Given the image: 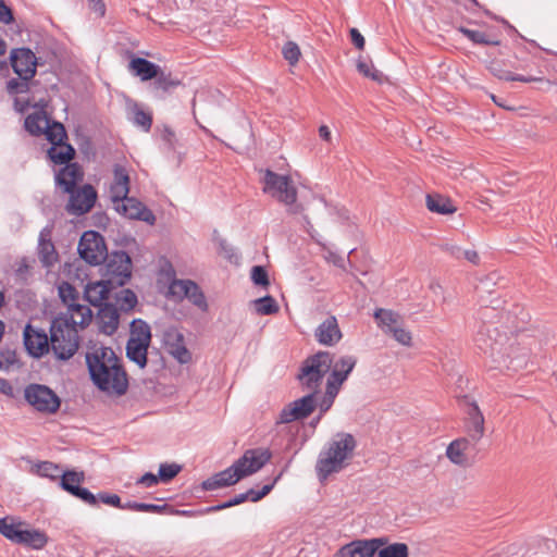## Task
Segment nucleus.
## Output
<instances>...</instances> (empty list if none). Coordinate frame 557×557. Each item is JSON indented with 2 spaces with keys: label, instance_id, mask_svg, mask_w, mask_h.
<instances>
[{
  "label": "nucleus",
  "instance_id": "1",
  "mask_svg": "<svg viewBox=\"0 0 557 557\" xmlns=\"http://www.w3.org/2000/svg\"><path fill=\"white\" fill-rule=\"evenodd\" d=\"M502 314L494 307H485L478 312L474 343L496 368L519 371L528 364L529 356L527 351L518 352L520 349L509 343L507 332L497 326Z\"/></svg>",
  "mask_w": 557,
  "mask_h": 557
},
{
  "label": "nucleus",
  "instance_id": "2",
  "mask_svg": "<svg viewBox=\"0 0 557 557\" xmlns=\"http://www.w3.org/2000/svg\"><path fill=\"white\" fill-rule=\"evenodd\" d=\"M332 361L333 354L326 350H320L304 360L297 379L309 393L287 404L278 414L277 424L306 419L314 411L317 395H320L321 384L330 372Z\"/></svg>",
  "mask_w": 557,
  "mask_h": 557
},
{
  "label": "nucleus",
  "instance_id": "3",
  "mask_svg": "<svg viewBox=\"0 0 557 557\" xmlns=\"http://www.w3.org/2000/svg\"><path fill=\"white\" fill-rule=\"evenodd\" d=\"M9 61L0 60V76L8 77L10 66L17 75L5 84L7 92L13 98V108L20 114L35 109V96L30 92V81L35 76V53L29 48H14Z\"/></svg>",
  "mask_w": 557,
  "mask_h": 557
},
{
  "label": "nucleus",
  "instance_id": "4",
  "mask_svg": "<svg viewBox=\"0 0 557 557\" xmlns=\"http://www.w3.org/2000/svg\"><path fill=\"white\" fill-rule=\"evenodd\" d=\"M86 366L91 382L100 391L113 389L117 395L126 393L127 374L111 347L100 346L86 354Z\"/></svg>",
  "mask_w": 557,
  "mask_h": 557
},
{
  "label": "nucleus",
  "instance_id": "5",
  "mask_svg": "<svg viewBox=\"0 0 557 557\" xmlns=\"http://www.w3.org/2000/svg\"><path fill=\"white\" fill-rule=\"evenodd\" d=\"M357 448V440L351 433L337 432L319 453L315 473L320 482L327 480L350 465Z\"/></svg>",
  "mask_w": 557,
  "mask_h": 557
},
{
  "label": "nucleus",
  "instance_id": "6",
  "mask_svg": "<svg viewBox=\"0 0 557 557\" xmlns=\"http://www.w3.org/2000/svg\"><path fill=\"white\" fill-rule=\"evenodd\" d=\"M51 349L57 359L66 361L72 358L79 346L78 331L75 327V319L60 313L50 325Z\"/></svg>",
  "mask_w": 557,
  "mask_h": 557
},
{
  "label": "nucleus",
  "instance_id": "7",
  "mask_svg": "<svg viewBox=\"0 0 557 557\" xmlns=\"http://www.w3.org/2000/svg\"><path fill=\"white\" fill-rule=\"evenodd\" d=\"M458 405L465 412L463 430L465 433L478 443L485 432V419L480 410L478 403L470 395H461L458 398Z\"/></svg>",
  "mask_w": 557,
  "mask_h": 557
},
{
  "label": "nucleus",
  "instance_id": "8",
  "mask_svg": "<svg viewBox=\"0 0 557 557\" xmlns=\"http://www.w3.org/2000/svg\"><path fill=\"white\" fill-rule=\"evenodd\" d=\"M77 251L79 257L90 265H99L108 257L104 237L94 230L85 231L82 234Z\"/></svg>",
  "mask_w": 557,
  "mask_h": 557
},
{
  "label": "nucleus",
  "instance_id": "9",
  "mask_svg": "<svg viewBox=\"0 0 557 557\" xmlns=\"http://www.w3.org/2000/svg\"><path fill=\"white\" fill-rule=\"evenodd\" d=\"M103 262H106V281H110L113 287H122L131 280L132 259L126 251L114 250L111 253L108 252Z\"/></svg>",
  "mask_w": 557,
  "mask_h": 557
},
{
  "label": "nucleus",
  "instance_id": "10",
  "mask_svg": "<svg viewBox=\"0 0 557 557\" xmlns=\"http://www.w3.org/2000/svg\"><path fill=\"white\" fill-rule=\"evenodd\" d=\"M262 182L264 184L263 193L276 197L278 201L286 206H293L296 202L297 189L292 184L288 175H281L267 169Z\"/></svg>",
  "mask_w": 557,
  "mask_h": 557
},
{
  "label": "nucleus",
  "instance_id": "11",
  "mask_svg": "<svg viewBox=\"0 0 557 557\" xmlns=\"http://www.w3.org/2000/svg\"><path fill=\"white\" fill-rule=\"evenodd\" d=\"M47 101L44 98L37 99V137L45 135L50 146L67 140V133L64 125L53 120L46 111Z\"/></svg>",
  "mask_w": 557,
  "mask_h": 557
},
{
  "label": "nucleus",
  "instance_id": "12",
  "mask_svg": "<svg viewBox=\"0 0 557 557\" xmlns=\"http://www.w3.org/2000/svg\"><path fill=\"white\" fill-rule=\"evenodd\" d=\"M84 482V471H77L74 469L63 470L59 475L58 486L84 504L94 505L95 494L91 493L87 487L82 486Z\"/></svg>",
  "mask_w": 557,
  "mask_h": 557
},
{
  "label": "nucleus",
  "instance_id": "13",
  "mask_svg": "<svg viewBox=\"0 0 557 557\" xmlns=\"http://www.w3.org/2000/svg\"><path fill=\"white\" fill-rule=\"evenodd\" d=\"M69 195V202L65 207L67 213L81 216L88 213L97 201V190L90 184L76 186L71 191H63Z\"/></svg>",
  "mask_w": 557,
  "mask_h": 557
},
{
  "label": "nucleus",
  "instance_id": "14",
  "mask_svg": "<svg viewBox=\"0 0 557 557\" xmlns=\"http://www.w3.org/2000/svg\"><path fill=\"white\" fill-rule=\"evenodd\" d=\"M387 536L354 540L343 545L335 553V557H374L377 549L387 544Z\"/></svg>",
  "mask_w": 557,
  "mask_h": 557
},
{
  "label": "nucleus",
  "instance_id": "15",
  "mask_svg": "<svg viewBox=\"0 0 557 557\" xmlns=\"http://www.w3.org/2000/svg\"><path fill=\"white\" fill-rule=\"evenodd\" d=\"M272 457L268 448H251L247 449L242 457L236 460L238 469L244 478L258 472L264 465H267Z\"/></svg>",
  "mask_w": 557,
  "mask_h": 557
},
{
  "label": "nucleus",
  "instance_id": "16",
  "mask_svg": "<svg viewBox=\"0 0 557 557\" xmlns=\"http://www.w3.org/2000/svg\"><path fill=\"white\" fill-rule=\"evenodd\" d=\"M115 211L129 220L143 221L149 225L156 223L153 212L135 197H129L121 202L119 207H115Z\"/></svg>",
  "mask_w": 557,
  "mask_h": 557
},
{
  "label": "nucleus",
  "instance_id": "17",
  "mask_svg": "<svg viewBox=\"0 0 557 557\" xmlns=\"http://www.w3.org/2000/svg\"><path fill=\"white\" fill-rule=\"evenodd\" d=\"M163 342L168 352L180 363L185 364L191 360V354L185 346L184 335L172 327L164 332Z\"/></svg>",
  "mask_w": 557,
  "mask_h": 557
},
{
  "label": "nucleus",
  "instance_id": "18",
  "mask_svg": "<svg viewBox=\"0 0 557 557\" xmlns=\"http://www.w3.org/2000/svg\"><path fill=\"white\" fill-rule=\"evenodd\" d=\"M317 342L323 346L333 347L341 342L343 333L335 315H329L314 330Z\"/></svg>",
  "mask_w": 557,
  "mask_h": 557
},
{
  "label": "nucleus",
  "instance_id": "19",
  "mask_svg": "<svg viewBox=\"0 0 557 557\" xmlns=\"http://www.w3.org/2000/svg\"><path fill=\"white\" fill-rule=\"evenodd\" d=\"M244 479L236 461L228 468L208 478L201 483L205 491H213L221 487L232 486Z\"/></svg>",
  "mask_w": 557,
  "mask_h": 557
},
{
  "label": "nucleus",
  "instance_id": "20",
  "mask_svg": "<svg viewBox=\"0 0 557 557\" xmlns=\"http://www.w3.org/2000/svg\"><path fill=\"white\" fill-rule=\"evenodd\" d=\"M96 322L101 333L108 336L113 335L117 331L120 323V311L116 305L104 302V305L99 306Z\"/></svg>",
  "mask_w": 557,
  "mask_h": 557
},
{
  "label": "nucleus",
  "instance_id": "21",
  "mask_svg": "<svg viewBox=\"0 0 557 557\" xmlns=\"http://www.w3.org/2000/svg\"><path fill=\"white\" fill-rule=\"evenodd\" d=\"M84 180V171L77 162H73L55 171V186L62 191H71Z\"/></svg>",
  "mask_w": 557,
  "mask_h": 557
},
{
  "label": "nucleus",
  "instance_id": "22",
  "mask_svg": "<svg viewBox=\"0 0 557 557\" xmlns=\"http://www.w3.org/2000/svg\"><path fill=\"white\" fill-rule=\"evenodd\" d=\"M115 289L110 281L100 280L96 282H88L84 289V298L89 305L99 307L107 302L111 292Z\"/></svg>",
  "mask_w": 557,
  "mask_h": 557
},
{
  "label": "nucleus",
  "instance_id": "23",
  "mask_svg": "<svg viewBox=\"0 0 557 557\" xmlns=\"http://www.w3.org/2000/svg\"><path fill=\"white\" fill-rule=\"evenodd\" d=\"M76 156L75 148L66 141L55 144L47 149V158L51 163L59 166H65L73 163Z\"/></svg>",
  "mask_w": 557,
  "mask_h": 557
},
{
  "label": "nucleus",
  "instance_id": "24",
  "mask_svg": "<svg viewBox=\"0 0 557 557\" xmlns=\"http://www.w3.org/2000/svg\"><path fill=\"white\" fill-rule=\"evenodd\" d=\"M61 406V399L50 387L37 384V412L55 413Z\"/></svg>",
  "mask_w": 557,
  "mask_h": 557
},
{
  "label": "nucleus",
  "instance_id": "25",
  "mask_svg": "<svg viewBox=\"0 0 557 557\" xmlns=\"http://www.w3.org/2000/svg\"><path fill=\"white\" fill-rule=\"evenodd\" d=\"M128 71L132 75L139 77L143 82H146L158 76L160 66L145 58L133 57L128 63Z\"/></svg>",
  "mask_w": 557,
  "mask_h": 557
},
{
  "label": "nucleus",
  "instance_id": "26",
  "mask_svg": "<svg viewBox=\"0 0 557 557\" xmlns=\"http://www.w3.org/2000/svg\"><path fill=\"white\" fill-rule=\"evenodd\" d=\"M151 343L128 339L125 347L126 358L145 369L148 364V349Z\"/></svg>",
  "mask_w": 557,
  "mask_h": 557
},
{
  "label": "nucleus",
  "instance_id": "27",
  "mask_svg": "<svg viewBox=\"0 0 557 557\" xmlns=\"http://www.w3.org/2000/svg\"><path fill=\"white\" fill-rule=\"evenodd\" d=\"M357 364V358L352 355L341 356L336 361H332L331 374L336 381H346Z\"/></svg>",
  "mask_w": 557,
  "mask_h": 557
},
{
  "label": "nucleus",
  "instance_id": "28",
  "mask_svg": "<svg viewBox=\"0 0 557 557\" xmlns=\"http://www.w3.org/2000/svg\"><path fill=\"white\" fill-rule=\"evenodd\" d=\"M181 84L182 82L178 78L173 77L171 73H165L160 69L158 76L153 77L151 89L157 97L161 98L164 94L170 92Z\"/></svg>",
  "mask_w": 557,
  "mask_h": 557
},
{
  "label": "nucleus",
  "instance_id": "29",
  "mask_svg": "<svg viewBox=\"0 0 557 557\" xmlns=\"http://www.w3.org/2000/svg\"><path fill=\"white\" fill-rule=\"evenodd\" d=\"M37 250L44 267L50 268L59 259V255L53 243L50 239H46L44 231H41L39 234L37 240Z\"/></svg>",
  "mask_w": 557,
  "mask_h": 557
},
{
  "label": "nucleus",
  "instance_id": "30",
  "mask_svg": "<svg viewBox=\"0 0 557 557\" xmlns=\"http://www.w3.org/2000/svg\"><path fill=\"white\" fill-rule=\"evenodd\" d=\"M491 73L497 78L506 82H522V83H533V82H545L543 76H534V75H522L515 74L510 71H506L500 69L499 64L492 63L490 66ZM546 83H549L546 81Z\"/></svg>",
  "mask_w": 557,
  "mask_h": 557
},
{
  "label": "nucleus",
  "instance_id": "31",
  "mask_svg": "<svg viewBox=\"0 0 557 557\" xmlns=\"http://www.w3.org/2000/svg\"><path fill=\"white\" fill-rule=\"evenodd\" d=\"M426 208L434 213L437 214H451L456 211V207L453 205L451 200L438 195V194H429L426 195Z\"/></svg>",
  "mask_w": 557,
  "mask_h": 557
},
{
  "label": "nucleus",
  "instance_id": "32",
  "mask_svg": "<svg viewBox=\"0 0 557 557\" xmlns=\"http://www.w3.org/2000/svg\"><path fill=\"white\" fill-rule=\"evenodd\" d=\"M128 120L144 132H149L152 125V115L146 112L141 107L134 102L128 107Z\"/></svg>",
  "mask_w": 557,
  "mask_h": 557
},
{
  "label": "nucleus",
  "instance_id": "33",
  "mask_svg": "<svg viewBox=\"0 0 557 557\" xmlns=\"http://www.w3.org/2000/svg\"><path fill=\"white\" fill-rule=\"evenodd\" d=\"M66 314H67V318H72V319H74L75 315L79 317V320H75L76 329H77V326H79L82 329L87 327L91 323L92 317H94V312L90 309V307H88L87 305L78 304V302H72L70 305V309L67 310Z\"/></svg>",
  "mask_w": 557,
  "mask_h": 557
},
{
  "label": "nucleus",
  "instance_id": "34",
  "mask_svg": "<svg viewBox=\"0 0 557 557\" xmlns=\"http://www.w3.org/2000/svg\"><path fill=\"white\" fill-rule=\"evenodd\" d=\"M131 336L128 339H135L146 343H151L152 334L149 324L140 319L136 318L129 323Z\"/></svg>",
  "mask_w": 557,
  "mask_h": 557
},
{
  "label": "nucleus",
  "instance_id": "35",
  "mask_svg": "<svg viewBox=\"0 0 557 557\" xmlns=\"http://www.w3.org/2000/svg\"><path fill=\"white\" fill-rule=\"evenodd\" d=\"M116 307L119 311L129 312L138 304V298L135 292L131 288H122L114 295Z\"/></svg>",
  "mask_w": 557,
  "mask_h": 557
},
{
  "label": "nucleus",
  "instance_id": "36",
  "mask_svg": "<svg viewBox=\"0 0 557 557\" xmlns=\"http://www.w3.org/2000/svg\"><path fill=\"white\" fill-rule=\"evenodd\" d=\"M459 32L473 44L483 46H499L500 41L496 37L490 36L484 32L460 27Z\"/></svg>",
  "mask_w": 557,
  "mask_h": 557
},
{
  "label": "nucleus",
  "instance_id": "37",
  "mask_svg": "<svg viewBox=\"0 0 557 557\" xmlns=\"http://www.w3.org/2000/svg\"><path fill=\"white\" fill-rule=\"evenodd\" d=\"M374 319L377 321V325L388 334L391 329L398 325L399 315L392 310L380 308L375 310Z\"/></svg>",
  "mask_w": 557,
  "mask_h": 557
},
{
  "label": "nucleus",
  "instance_id": "38",
  "mask_svg": "<svg viewBox=\"0 0 557 557\" xmlns=\"http://www.w3.org/2000/svg\"><path fill=\"white\" fill-rule=\"evenodd\" d=\"M252 305L256 312L260 315L275 314L280 309L276 300L271 295L252 300Z\"/></svg>",
  "mask_w": 557,
  "mask_h": 557
},
{
  "label": "nucleus",
  "instance_id": "39",
  "mask_svg": "<svg viewBox=\"0 0 557 557\" xmlns=\"http://www.w3.org/2000/svg\"><path fill=\"white\" fill-rule=\"evenodd\" d=\"M357 70L364 77H368L376 83L382 84L384 82V74L375 69L371 60L359 58L357 61Z\"/></svg>",
  "mask_w": 557,
  "mask_h": 557
},
{
  "label": "nucleus",
  "instance_id": "40",
  "mask_svg": "<svg viewBox=\"0 0 557 557\" xmlns=\"http://www.w3.org/2000/svg\"><path fill=\"white\" fill-rule=\"evenodd\" d=\"M376 557H409V548L406 543H393L389 541L377 549Z\"/></svg>",
  "mask_w": 557,
  "mask_h": 557
},
{
  "label": "nucleus",
  "instance_id": "41",
  "mask_svg": "<svg viewBox=\"0 0 557 557\" xmlns=\"http://www.w3.org/2000/svg\"><path fill=\"white\" fill-rule=\"evenodd\" d=\"M195 281L189 278H173L169 286V294L173 297L183 300L186 298L190 288L194 286Z\"/></svg>",
  "mask_w": 557,
  "mask_h": 557
},
{
  "label": "nucleus",
  "instance_id": "42",
  "mask_svg": "<svg viewBox=\"0 0 557 557\" xmlns=\"http://www.w3.org/2000/svg\"><path fill=\"white\" fill-rule=\"evenodd\" d=\"M125 508L127 510L140 511V512H152V513H162L168 510L169 506L166 504L157 505V504H148V503H139L135 500L125 502Z\"/></svg>",
  "mask_w": 557,
  "mask_h": 557
},
{
  "label": "nucleus",
  "instance_id": "43",
  "mask_svg": "<svg viewBox=\"0 0 557 557\" xmlns=\"http://www.w3.org/2000/svg\"><path fill=\"white\" fill-rule=\"evenodd\" d=\"M14 367H20L16 349L8 346L2 347L0 349V371H9Z\"/></svg>",
  "mask_w": 557,
  "mask_h": 557
},
{
  "label": "nucleus",
  "instance_id": "44",
  "mask_svg": "<svg viewBox=\"0 0 557 557\" xmlns=\"http://www.w3.org/2000/svg\"><path fill=\"white\" fill-rule=\"evenodd\" d=\"M282 473L277 474L270 483L262 486L261 490L249 488L244 492L246 495V502L250 500L252 503H257L264 498L275 486L277 481L281 479Z\"/></svg>",
  "mask_w": 557,
  "mask_h": 557
},
{
  "label": "nucleus",
  "instance_id": "45",
  "mask_svg": "<svg viewBox=\"0 0 557 557\" xmlns=\"http://www.w3.org/2000/svg\"><path fill=\"white\" fill-rule=\"evenodd\" d=\"M59 297L61 301L67 307V310L70 309V305L72 302H77L79 298V294L77 289L67 282H62L59 287Z\"/></svg>",
  "mask_w": 557,
  "mask_h": 557
},
{
  "label": "nucleus",
  "instance_id": "46",
  "mask_svg": "<svg viewBox=\"0 0 557 557\" xmlns=\"http://www.w3.org/2000/svg\"><path fill=\"white\" fill-rule=\"evenodd\" d=\"M59 465L49 461L37 462V475L48 478L52 481H59V475L62 473Z\"/></svg>",
  "mask_w": 557,
  "mask_h": 557
},
{
  "label": "nucleus",
  "instance_id": "47",
  "mask_svg": "<svg viewBox=\"0 0 557 557\" xmlns=\"http://www.w3.org/2000/svg\"><path fill=\"white\" fill-rule=\"evenodd\" d=\"M186 299H188L189 302H191L202 312L208 311L209 306L206 296L200 286L196 282L194 283V286L190 288V292L187 294Z\"/></svg>",
  "mask_w": 557,
  "mask_h": 557
},
{
  "label": "nucleus",
  "instance_id": "48",
  "mask_svg": "<svg viewBox=\"0 0 557 557\" xmlns=\"http://www.w3.org/2000/svg\"><path fill=\"white\" fill-rule=\"evenodd\" d=\"M99 503H102L108 506H112L119 509L127 510L125 508V503H122L121 497L117 494H112L108 492H99L95 495V504L92 506H97Z\"/></svg>",
  "mask_w": 557,
  "mask_h": 557
},
{
  "label": "nucleus",
  "instance_id": "49",
  "mask_svg": "<svg viewBox=\"0 0 557 557\" xmlns=\"http://www.w3.org/2000/svg\"><path fill=\"white\" fill-rule=\"evenodd\" d=\"M22 527L18 525L11 542L35 548V531L25 530Z\"/></svg>",
  "mask_w": 557,
  "mask_h": 557
},
{
  "label": "nucleus",
  "instance_id": "50",
  "mask_svg": "<svg viewBox=\"0 0 557 557\" xmlns=\"http://www.w3.org/2000/svg\"><path fill=\"white\" fill-rule=\"evenodd\" d=\"M181 470L182 466L177 463H161L158 471L159 479L161 482L168 483L174 479Z\"/></svg>",
  "mask_w": 557,
  "mask_h": 557
},
{
  "label": "nucleus",
  "instance_id": "51",
  "mask_svg": "<svg viewBox=\"0 0 557 557\" xmlns=\"http://www.w3.org/2000/svg\"><path fill=\"white\" fill-rule=\"evenodd\" d=\"M446 456L454 465L465 466L467 463L465 451L453 442L447 446Z\"/></svg>",
  "mask_w": 557,
  "mask_h": 557
},
{
  "label": "nucleus",
  "instance_id": "52",
  "mask_svg": "<svg viewBox=\"0 0 557 557\" xmlns=\"http://www.w3.org/2000/svg\"><path fill=\"white\" fill-rule=\"evenodd\" d=\"M283 57L290 65L296 64L300 58L299 46L294 41H287L282 49Z\"/></svg>",
  "mask_w": 557,
  "mask_h": 557
},
{
  "label": "nucleus",
  "instance_id": "53",
  "mask_svg": "<svg viewBox=\"0 0 557 557\" xmlns=\"http://www.w3.org/2000/svg\"><path fill=\"white\" fill-rule=\"evenodd\" d=\"M128 194H129V187L119 186L113 183L110 186V199L113 202L114 208L119 207V205L121 202L128 199L129 198Z\"/></svg>",
  "mask_w": 557,
  "mask_h": 557
},
{
  "label": "nucleus",
  "instance_id": "54",
  "mask_svg": "<svg viewBox=\"0 0 557 557\" xmlns=\"http://www.w3.org/2000/svg\"><path fill=\"white\" fill-rule=\"evenodd\" d=\"M51 349L50 336L44 329L37 327V359L48 354Z\"/></svg>",
  "mask_w": 557,
  "mask_h": 557
},
{
  "label": "nucleus",
  "instance_id": "55",
  "mask_svg": "<svg viewBox=\"0 0 557 557\" xmlns=\"http://www.w3.org/2000/svg\"><path fill=\"white\" fill-rule=\"evenodd\" d=\"M33 337H35V327L33 326V317H30L24 330V346L30 357H35V341Z\"/></svg>",
  "mask_w": 557,
  "mask_h": 557
},
{
  "label": "nucleus",
  "instance_id": "56",
  "mask_svg": "<svg viewBox=\"0 0 557 557\" xmlns=\"http://www.w3.org/2000/svg\"><path fill=\"white\" fill-rule=\"evenodd\" d=\"M23 524V522H14L13 519L9 517L0 518V534L11 541L18 525Z\"/></svg>",
  "mask_w": 557,
  "mask_h": 557
},
{
  "label": "nucleus",
  "instance_id": "57",
  "mask_svg": "<svg viewBox=\"0 0 557 557\" xmlns=\"http://www.w3.org/2000/svg\"><path fill=\"white\" fill-rule=\"evenodd\" d=\"M251 281L257 286L268 287L270 285V280L265 268L262 265L252 267Z\"/></svg>",
  "mask_w": 557,
  "mask_h": 557
},
{
  "label": "nucleus",
  "instance_id": "58",
  "mask_svg": "<svg viewBox=\"0 0 557 557\" xmlns=\"http://www.w3.org/2000/svg\"><path fill=\"white\" fill-rule=\"evenodd\" d=\"M219 247L221 252L224 255V258L227 259L231 263L239 262L240 256L238 255L236 248L228 244L225 239L220 240Z\"/></svg>",
  "mask_w": 557,
  "mask_h": 557
},
{
  "label": "nucleus",
  "instance_id": "59",
  "mask_svg": "<svg viewBox=\"0 0 557 557\" xmlns=\"http://www.w3.org/2000/svg\"><path fill=\"white\" fill-rule=\"evenodd\" d=\"M113 184L129 187V175L127 170L123 165L115 164L113 168Z\"/></svg>",
  "mask_w": 557,
  "mask_h": 557
},
{
  "label": "nucleus",
  "instance_id": "60",
  "mask_svg": "<svg viewBox=\"0 0 557 557\" xmlns=\"http://www.w3.org/2000/svg\"><path fill=\"white\" fill-rule=\"evenodd\" d=\"M388 334H391L395 341H397L399 344L404 346L411 345V333L398 325L395 329H391V332Z\"/></svg>",
  "mask_w": 557,
  "mask_h": 557
},
{
  "label": "nucleus",
  "instance_id": "61",
  "mask_svg": "<svg viewBox=\"0 0 557 557\" xmlns=\"http://www.w3.org/2000/svg\"><path fill=\"white\" fill-rule=\"evenodd\" d=\"M246 502V495H244V493H239L235 496H233L232 498L223 502V503H220L218 505H213V508H214V512L215 511H220V510H223V509H227V508H231V507H234V506H237V505H240L243 503Z\"/></svg>",
  "mask_w": 557,
  "mask_h": 557
},
{
  "label": "nucleus",
  "instance_id": "62",
  "mask_svg": "<svg viewBox=\"0 0 557 557\" xmlns=\"http://www.w3.org/2000/svg\"><path fill=\"white\" fill-rule=\"evenodd\" d=\"M214 512L213 506L203 507L200 509H176L175 513L183 517H200L208 513Z\"/></svg>",
  "mask_w": 557,
  "mask_h": 557
},
{
  "label": "nucleus",
  "instance_id": "63",
  "mask_svg": "<svg viewBox=\"0 0 557 557\" xmlns=\"http://www.w3.org/2000/svg\"><path fill=\"white\" fill-rule=\"evenodd\" d=\"M0 393L16 398L21 394V387L14 388L8 380L0 377Z\"/></svg>",
  "mask_w": 557,
  "mask_h": 557
},
{
  "label": "nucleus",
  "instance_id": "64",
  "mask_svg": "<svg viewBox=\"0 0 557 557\" xmlns=\"http://www.w3.org/2000/svg\"><path fill=\"white\" fill-rule=\"evenodd\" d=\"M343 383H344V381H336L334 375H332L330 373V376L327 377V381H326V389H325L324 394L329 395L330 397L335 398L337 396Z\"/></svg>",
  "mask_w": 557,
  "mask_h": 557
}]
</instances>
